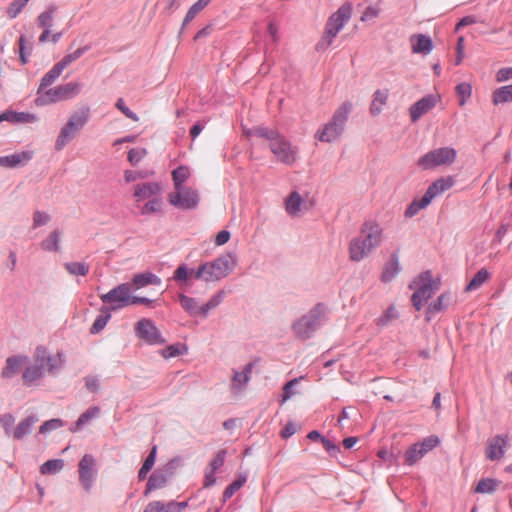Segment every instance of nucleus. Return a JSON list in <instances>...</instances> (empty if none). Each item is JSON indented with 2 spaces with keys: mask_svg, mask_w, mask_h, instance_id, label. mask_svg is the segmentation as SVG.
Wrapping results in <instances>:
<instances>
[{
  "mask_svg": "<svg viewBox=\"0 0 512 512\" xmlns=\"http://www.w3.org/2000/svg\"><path fill=\"white\" fill-rule=\"evenodd\" d=\"M162 200L160 198H153L142 207V214H152L161 211Z\"/></svg>",
  "mask_w": 512,
  "mask_h": 512,
  "instance_id": "864d4df0",
  "label": "nucleus"
},
{
  "mask_svg": "<svg viewBox=\"0 0 512 512\" xmlns=\"http://www.w3.org/2000/svg\"><path fill=\"white\" fill-rule=\"evenodd\" d=\"M440 100L441 97L439 95H427L418 100L409 109L411 121H418L423 115L435 108Z\"/></svg>",
  "mask_w": 512,
  "mask_h": 512,
  "instance_id": "dca6fc26",
  "label": "nucleus"
},
{
  "mask_svg": "<svg viewBox=\"0 0 512 512\" xmlns=\"http://www.w3.org/2000/svg\"><path fill=\"white\" fill-rule=\"evenodd\" d=\"M161 280L151 272H144L133 276L130 285L132 290H139L148 285H159Z\"/></svg>",
  "mask_w": 512,
  "mask_h": 512,
  "instance_id": "4be33fe9",
  "label": "nucleus"
},
{
  "mask_svg": "<svg viewBox=\"0 0 512 512\" xmlns=\"http://www.w3.org/2000/svg\"><path fill=\"white\" fill-rule=\"evenodd\" d=\"M195 271L188 270L185 265L179 266L174 272V279L176 281H187L190 277H194Z\"/></svg>",
  "mask_w": 512,
  "mask_h": 512,
  "instance_id": "13d9d810",
  "label": "nucleus"
},
{
  "mask_svg": "<svg viewBox=\"0 0 512 512\" xmlns=\"http://www.w3.org/2000/svg\"><path fill=\"white\" fill-rule=\"evenodd\" d=\"M512 78V68H502L496 74V80L503 82Z\"/></svg>",
  "mask_w": 512,
  "mask_h": 512,
  "instance_id": "774afa93",
  "label": "nucleus"
},
{
  "mask_svg": "<svg viewBox=\"0 0 512 512\" xmlns=\"http://www.w3.org/2000/svg\"><path fill=\"white\" fill-rule=\"evenodd\" d=\"M134 329L137 337L150 345L162 344L165 342L160 331L150 319L143 318L139 320L135 324Z\"/></svg>",
  "mask_w": 512,
  "mask_h": 512,
  "instance_id": "4468645a",
  "label": "nucleus"
},
{
  "mask_svg": "<svg viewBox=\"0 0 512 512\" xmlns=\"http://www.w3.org/2000/svg\"><path fill=\"white\" fill-rule=\"evenodd\" d=\"M100 299L103 303L108 304L111 310L132 305L131 285L130 283H122L108 293L102 294Z\"/></svg>",
  "mask_w": 512,
  "mask_h": 512,
  "instance_id": "f8f14e48",
  "label": "nucleus"
},
{
  "mask_svg": "<svg viewBox=\"0 0 512 512\" xmlns=\"http://www.w3.org/2000/svg\"><path fill=\"white\" fill-rule=\"evenodd\" d=\"M248 136H257L269 141V147L276 159L286 165H292L296 161L297 151L284 136L275 130L266 127H256L247 132Z\"/></svg>",
  "mask_w": 512,
  "mask_h": 512,
  "instance_id": "f03ea898",
  "label": "nucleus"
},
{
  "mask_svg": "<svg viewBox=\"0 0 512 512\" xmlns=\"http://www.w3.org/2000/svg\"><path fill=\"white\" fill-rule=\"evenodd\" d=\"M187 505L186 501H170L166 504L161 501H153L146 506L143 512H182Z\"/></svg>",
  "mask_w": 512,
  "mask_h": 512,
  "instance_id": "aec40b11",
  "label": "nucleus"
},
{
  "mask_svg": "<svg viewBox=\"0 0 512 512\" xmlns=\"http://www.w3.org/2000/svg\"><path fill=\"white\" fill-rule=\"evenodd\" d=\"M325 308L323 305L318 304L309 311L307 315L301 317L293 325V330L297 337L307 339L317 329L322 317L324 316Z\"/></svg>",
  "mask_w": 512,
  "mask_h": 512,
  "instance_id": "9d476101",
  "label": "nucleus"
},
{
  "mask_svg": "<svg viewBox=\"0 0 512 512\" xmlns=\"http://www.w3.org/2000/svg\"><path fill=\"white\" fill-rule=\"evenodd\" d=\"M490 274L486 269H480L466 287V291H473L478 289L485 281L488 280Z\"/></svg>",
  "mask_w": 512,
  "mask_h": 512,
  "instance_id": "58836bf2",
  "label": "nucleus"
},
{
  "mask_svg": "<svg viewBox=\"0 0 512 512\" xmlns=\"http://www.w3.org/2000/svg\"><path fill=\"white\" fill-rule=\"evenodd\" d=\"M457 159V151L452 147H440L420 157L418 166L423 170H432L440 166H450Z\"/></svg>",
  "mask_w": 512,
  "mask_h": 512,
  "instance_id": "1a4fd4ad",
  "label": "nucleus"
},
{
  "mask_svg": "<svg viewBox=\"0 0 512 512\" xmlns=\"http://www.w3.org/2000/svg\"><path fill=\"white\" fill-rule=\"evenodd\" d=\"M413 53L428 54L432 51L433 44L430 37L423 34H415L410 37Z\"/></svg>",
  "mask_w": 512,
  "mask_h": 512,
  "instance_id": "5701e85b",
  "label": "nucleus"
},
{
  "mask_svg": "<svg viewBox=\"0 0 512 512\" xmlns=\"http://www.w3.org/2000/svg\"><path fill=\"white\" fill-rule=\"evenodd\" d=\"M34 120V115L24 112L6 111L0 114V122L8 121L11 123H30Z\"/></svg>",
  "mask_w": 512,
  "mask_h": 512,
  "instance_id": "a878e982",
  "label": "nucleus"
},
{
  "mask_svg": "<svg viewBox=\"0 0 512 512\" xmlns=\"http://www.w3.org/2000/svg\"><path fill=\"white\" fill-rule=\"evenodd\" d=\"M90 117V109L81 107L74 111L68 118L65 125L61 128L55 142V149L62 150L67 143L72 141L80 130L86 125Z\"/></svg>",
  "mask_w": 512,
  "mask_h": 512,
  "instance_id": "20e7f679",
  "label": "nucleus"
},
{
  "mask_svg": "<svg viewBox=\"0 0 512 512\" xmlns=\"http://www.w3.org/2000/svg\"><path fill=\"white\" fill-rule=\"evenodd\" d=\"M225 457H226V451L220 450L217 453V455L214 457V459L210 462L209 469H212L214 471L219 469L224 464Z\"/></svg>",
  "mask_w": 512,
  "mask_h": 512,
  "instance_id": "0e129e2a",
  "label": "nucleus"
},
{
  "mask_svg": "<svg viewBox=\"0 0 512 512\" xmlns=\"http://www.w3.org/2000/svg\"><path fill=\"white\" fill-rule=\"evenodd\" d=\"M222 301V294L214 295L206 304L201 305V316L206 317L208 312L216 308Z\"/></svg>",
  "mask_w": 512,
  "mask_h": 512,
  "instance_id": "6e6d98bb",
  "label": "nucleus"
},
{
  "mask_svg": "<svg viewBox=\"0 0 512 512\" xmlns=\"http://www.w3.org/2000/svg\"><path fill=\"white\" fill-rule=\"evenodd\" d=\"M388 100V92L386 90H377L373 95V100L370 106V112L373 115H378L382 107L386 105Z\"/></svg>",
  "mask_w": 512,
  "mask_h": 512,
  "instance_id": "c756f323",
  "label": "nucleus"
},
{
  "mask_svg": "<svg viewBox=\"0 0 512 512\" xmlns=\"http://www.w3.org/2000/svg\"><path fill=\"white\" fill-rule=\"evenodd\" d=\"M199 201L198 192L187 186L175 188L168 194V202L180 210L195 209Z\"/></svg>",
  "mask_w": 512,
  "mask_h": 512,
  "instance_id": "9b49d317",
  "label": "nucleus"
},
{
  "mask_svg": "<svg viewBox=\"0 0 512 512\" xmlns=\"http://www.w3.org/2000/svg\"><path fill=\"white\" fill-rule=\"evenodd\" d=\"M44 368L40 363H35L27 367L23 372V382L25 385H31L35 381L39 380L43 375Z\"/></svg>",
  "mask_w": 512,
  "mask_h": 512,
  "instance_id": "c85d7f7f",
  "label": "nucleus"
},
{
  "mask_svg": "<svg viewBox=\"0 0 512 512\" xmlns=\"http://www.w3.org/2000/svg\"><path fill=\"white\" fill-rule=\"evenodd\" d=\"M85 52V48H78L73 53L67 54L62 58L61 61L56 63L62 70H64L67 66H69L74 61L78 60L83 53Z\"/></svg>",
  "mask_w": 512,
  "mask_h": 512,
  "instance_id": "09e8293b",
  "label": "nucleus"
},
{
  "mask_svg": "<svg viewBox=\"0 0 512 512\" xmlns=\"http://www.w3.org/2000/svg\"><path fill=\"white\" fill-rule=\"evenodd\" d=\"M211 0H198L196 3H194L186 13V16L183 21V25H186L190 21H192L195 16L201 12L204 8H206Z\"/></svg>",
  "mask_w": 512,
  "mask_h": 512,
  "instance_id": "a19ab883",
  "label": "nucleus"
},
{
  "mask_svg": "<svg viewBox=\"0 0 512 512\" xmlns=\"http://www.w3.org/2000/svg\"><path fill=\"white\" fill-rule=\"evenodd\" d=\"M33 157V152L22 151L11 155L0 157V166L7 168H15L26 165Z\"/></svg>",
  "mask_w": 512,
  "mask_h": 512,
  "instance_id": "6ab92c4d",
  "label": "nucleus"
},
{
  "mask_svg": "<svg viewBox=\"0 0 512 512\" xmlns=\"http://www.w3.org/2000/svg\"><path fill=\"white\" fill-rule=\"evenodd\" d=\"M383 229L373 220L365 221L360 229L359 236L349 243V258L353 262H360L370 255L382 242Z\"/></svg>",
  "mask_w": 512,
  "mask_h": 512,
  "instance_id": "f257e3e1",
  "label": "nucleus"
},
{
  "mask_svg": "<svg viewBox=\"0 0 512 512\" xmlns=\"http://www.w3.org/2000/svg\"><path fill=\"white\" fill-rule=\"evenodd\" d=\"M62 72L63 70L55 64L41 79L40 90L54 83Z\"/></svg>",
  "mask_w": 512,
  "mask_h": 512,
  "instance_id": "c03bdc74",
  "label": "nucleus"
},
{
  "mask_svg": "<svg viewBox=\"0 0 512 512\" xmlns=\"http://www.w3.org/2000/svg\"><path fill=\"white\" fill-rule=\"evenodd\" d=\"M247 481L246 474H240L236 480H234L223 493L224 501L233 496V494L238 491Z\"/></svg>",
  "mask_w": 512,
  "mask_h": 512,
  "instance_id": "37998d69",
  "label": "nucleus"
},
{
  "mask_svg": "<svg viewBox=\"0 0 512 512\" xmlns=\"http://www.w3.org/2000/svg\"><path fill=\"white\" fill-rule=\"evenodd\" d=\"M60 238L61 233L58 230H54L46 239L41 242L40 246L45 251H58Z\"/></svg>",
  "mask_w": 512,
  "mask_h": 512,
  "instance_id": "c9c22d12",
  "label": "nucleus"
},
{
  "mask_svg": "<svg viewBox=\"0 0 512 512\" xmlns=\"http://www.w3.org/2000/svg\"><path fill=\"white\" fill-rule=\"evenodd\" d=\"M179 301L183 309L190 315H201V305L197 302L196 299L188 297L186 295H180Z\"/></svg>",
  "mask_w": 512,
  "mask_h": 512,
  "instance_id": "7c9ffc66",
  "label": "nucleus"
},
{
  "mask_svg": "<svg viewBox=\"0 0 512 512\" xmlns=\"http://www.w3.org/2000/svg\"><path fill=\"white\" fill-rule=\"evenodd\" d=\"M164 483L165 479L163 477L152 475L148 480L147 489L145 493L147 494L151 490L160 488Z\"/></svg>",
  "mask_w": 512,
  "mask_h": 512,
  "instance_id": "69168bd1",
  "label": "nucleus"
},
{
  "mask_svg": "<svg viewBox=\"0 0 512 512\" xmlns=\"http://www.w3.org/2000/svg\"><path fill=\"white\" fill-rule=\"evenodd\" d=\"M498 487V482L494 479L486 478L478 482L475 492L482 494L493 493Z\"/></svg>",
  "mask_w": 512,
  "mask_h": 512,
  "instance_id": "a18cd8bd",
  "label": "nucleus"
},
{
  "mask_svg": "<svg viewBox=\"0 0 512 512\" xmlns=\"http://www.w3.org/2000/svg\"><path fill=\"white\" fill-rule=\"evenodd\" d=\"M58 8L55 5L48 6L37 17V24L41 29H51L54 23Z\"/></svg>",
  "mask_w": 512,
  "mask_h": 512,
  "instance_id": "bb28decb",
  "label": "nucleus"
},
{
  "mask_svg": "<svg viewBox=\"0 0 512 512\" xmlns=\"http://www.w3.org/2000/svg\"><path fill=\"white\" fill-rule=\"evenodd\" d=\"M352 15V6L349 3L341 5L327 20L325 31L321 41L317 44L318 49L328 48L333 39L341 31Z\"/></svg>",
  "mask_w": 512,
  "mask_h": 512,
  "instance_id": "423d86ee",
  "label": "nucleus"
},
{
  "mask_svg": "<svg viewBox=\"0 0 512 512\" xmlns=\"http://www.w3.org/2000/svg\"><path fill=\"white\" fill-rule=\"evenodd\" d=\"M95 465L94 457L89 454H85L78 464L79 480L85 490H89L92 486L96 473Z\"/></svg>",
  "mask_w": 512,
  "mask_h": 512,
  "instance_id": "f3484780",
  "label": "nucleus"
},
{
  "mask_svg": "<svg viewBox=\"0 0 512 512\" xmlns=\"http://www.w3.org/2000/svg\"><path fill=\"white\" fill-rule=\"evenodd\" d=\"M352 110V104L345 102L335 111L332 119L322 129L318 130L315 137L322 142L336 140L344 130V125Z\"/></svg>",
  "mask_w": 512,
  "mask_h": 512,
  "instance_id": "0eeeda50",
  "label": "nucleus"
},
{
  "mask_svg": "<svg viewBox=\"0 0 512 512\" xmlns=\"http://www.w3.org/2000/svg\"><path fill=\"white\" fill-rule=\"evenodd\" d=\"M492 101L495 105L512 101V84L496 89L493 92Z\"/></svg>",
  "mask_w": 512,
  "mask_h": 512,
  "instance_id": "72a5a7b5",
  "label": "nucleus"
},
{
  "mask_svg": "<svg viewBox=\"0 0 512 512\" xmlns=\"http://www.w3.org/2000/svg\"><path fill=\"white\" fill-rule=\"evenodd\" d=\"M253 364L249 363L245 366L242 372H236L233 376V387L241 389L244 387L247 382L250 380V375L252 373Z\"/></svg>",
  "mask_w": 512,
  "mask_h": 512,
  "instance_id": "f704fd0d",
  "label": "nucleus"
},
{
  "mask_svg": "<svg viewBox=\"0 0 512 512\" xmlns=\"http://www.w3.org/2000/svg\"><path fill=\"white\" fill-rule=\"evenodd\" d=\"M507 444V436L497 435L489 439L485 450L486 457L491 461L502 459L504 457Z\"/></svg>",
  "mask_w": 512,
  "mask_h": 512,
  "instance_id": "a211bd4d",
  "label": "nucleus"
},
{
  "mask_svg": "<svg viewBox=\"0 0 512 512\" xmlns=\"http://www.w3.org/2000/svg\"><path fill=\"white\" fill-rule=\"evenodd\" d=\"M61 426H62V421L60 419H51V420L44 422L40 426L39 431H40V433H46L48 431L57 429Z\"/></svg>",
  "mask_w": 512,
  "mask_h": 512,
  "instance_id": "e2e57ef3",
  "label": "nucleus"
},
{
  "mask_svg": "<svg viewBox=\"0 0 512 512\" xmlns=\"http://www.w3.org/2000/svg\"><path fill=\"white\" fill-rule=\"evenodd\" d=\"M156 446H154L149 455L147 456V458L145 459L142 467L140 468L139 472H138V478L139 480H144L148 474V472L152 469L154 463H155V459H156Z\"/></svg>",
  "mask_w": 512,
  "mask_h": 512,
  "instance_id": "ea45409f",
  "label": "nucleus"
},
{
  "mask_svg": "<svg viewBox=\"0 0 512 512\" xmlns=\"http://www.w3.org/2000/svg\"><path fill=\"white\" fill-rule=\"evenodd\" d=\"M64 467V462L61 459L48 460L42 464L40 471L42 474H55L60 472Z\"/></svg>",
  "mask_w": 512,
  "mask_h": 512,
  "instance_id": "79ce46f5",
  "label": "nucleus"
},
{
  "mask_svg": "<svg viewBox=\"0 0 512 512\" xmlns=\"http://www.w3.org/2000/svg\"><path fill=\"white\" fill-rule=\"evenodd\" d=\"M234 265L233 258L230 255H224L199 266L195 270L194 278L205 282L218 281L227 276Z\"/></svg>",
  "mask_w": 512,
  "mask_h": 512,
  "instance_id": "39448f33",
  "label": "nucleus"
},
{
  "mask_svg": "<svg viewBox=\"0 0 512 512\" xmlns=\"http://www.w3.org/2000/svg\"><path fill=\"white\" fill-rule=\"evenodd\" d=\"M162 187L159 183L150 182L134 187V198L137 202L157 196L161 193Z\"/></svg>",
  "mask_w": 512,
  "mask_h": 512,
  "instance_id": "412c9836",
  "label": "nucleus"
},
{
  "mask_svg": "<svg viewBox=\"0 0 512 512\" xmlns=\"http://www.w3.org/2000/svg\"><path fill=\"white\" fill-rule=\"evenodd\" d=\"M440 280L433 278L430 271H426L417 276L409 284V288L414 290L411 301L414 308L420 311L428 300L439 290Z\"/></svg>",
  "mask_w": 512,
  "mask_h": 512,
  "instance_id": "7ed1b4c3",
  "label": "nucleus"
},
{
  "mask_svg": "<svg viewBox=\"0 0 512 512\" xmlns=\"http://www.w3.org/2000/svg\"><path fill=\"white\" fill-rule=\"evenodd\" d=\"M304 205L303 198L296 191L292 192L285 201L286 212L292 217L298 216Z\"/></svg>",
  "mask_w": 512,
  "mask_h": 512,
  "instance_id": "393cba45",
  "label": "nucleus"
},
{
  "mask_svg": "<svg viewBox=\"0 0 512 512\" xmlns=\"http://www.w3.org/2000/svg\"><path fill=\"white\" fill-rule=\"evenodd\" d=\"M449 298L448 293H443L438 296L434 302L428 305L426 309L427 321H430L435 314L443 311L447 307Z\"/></svg>",
  "mask_w": 512,
  "mask_h": 512,
  "instance_id": "cd10ccee",
  "label": "nucleus"
},
{
  "mask_svg": "<svg viewBox=\"0 0 512 512\" xmlns=\"http://www.w3.org/2000/svg\"><path fill=\"white\" fill-rule=\"evenodd\" d=\"M440 443V440L437 436L431 435L424 438L421 442L417 443L423 453L426 455L429 451L437 447Z\"/></svg>",
  "mask_w": 512,
  "mask_h": 512,
  "instance_id": "8fccbe9b",
  "label": "nucleus"
},
{
  "mask_svg": "<svg viewBox=\"0 0 512 512\" xmlns=\"http://www.w3.org/2000/svg\"><path fill=\"white\" fill-rule=\"evenodd\" d=\"M190 177V170L186 166H180L172 171L174 189L183 187V183Z\"/></svg>",
  "mask_w": 512,
  "mask_h": 512,
  "instance_id": "4c0bfd02",
  "label": "nucleus"
},
{
  "mask_svg": "<svg viewBox=\"0 0 512 512\" xmlns=\"http://www.w3.org/2000/svg\"><path fill=\"white\" fill-rule=\"evenodd\" d=\"M64 267L72 275L85 276L89 271V267L85 263H82V262L66 263L64 265Z\"/></svg>",
  "mask_w": 512,
  "mask_h": 512,
  "instance_id": "de8ad7c7",
  "label": "nucleus"
},
{
  "mask_svg": "<svg viewBox=\"0 0 512 512\" xmlns=\"http://www.w3.org/2000/svg\"><path fill=\"white\" fill-rule=\"evenodd\" d=\"M19 56L22 64H26L28 62V55L31 52V47L27 49L26 47V39L21 36L19 38Z\"/></svg>",
  "mask_w": 512,
  "mask_h": 512,
  "instance_id": "052dcab7",
  "label": "nucleus"
},
{
  "mask_svg": "<svg viewBox=\"0 0 512 512\" xmlns=\"http://www.w3.org/2000/svg\"><path fill=\"white\" fill-rule=\"evenodd\" d=\"M424 453L417 443L413 444L404 455L405 463L409 466L414 465L424 457Z\"/></svg>",
  "mask_w": 512,
  "mask_h": 512,
  "instance_id": "e433bc0d",
  "label": "nucleus"
},
{
  "mask_svg": "<svg viewBox=\"0 0 512 512\" xmlns=\"http://www.w3.org/2000/svg\"><path fill=\"white\" fill-rule=\"evenodd\" d=\"M29 0H14L10 3L7 9V15L9 18H16L22 9L26 6Z\"/></svg>",
  "mask_w": 512,
  "mask_h": 512,
  "instance_id": "603ef678",
  "label": "nucleus"
},
{
  "mask_svg": "<svg viewBox=\"0 0 512 512\" xmlns=\"http://www.w3.org/2000/svg\"><path fill=\"white\" fill-rule=\"evenodd\" d=\"M454 185V179L452 176L441 177L435 180L426 190L423 197L419 200H414L406 209L405 216L413 217L420 210L427 207L431 201L439 194L450 189Z\"/></svg>",
  "mask_w": 512,
  "mask_h": 512,
  "instance_id": "6e6552de",
  "label": "nucleus"
},
{
  "mask_svg": "<svg viewBox=\"0 0 512 512\" xmlns=\"http://www.w3.org/2000/svg\"><path fill=\"white\" fill-rule=\"evenodd\" d=\"M60 37H61V33L51 34V29H43V32L39 36V42L45 43V42L51 40L52 42L56 43L60 39Z\"/></svg>",
  "mask_w": 512,
  "mask_h": 512,
  "instance_id": "338daca9",
  "label": "nucleus"
},
{
  "mask_svg": "<svg viewBox=\"0 0 512 512\" xmlns=\"http://www.w3.org/2000/svg\"><path fill=\"white\" fill-rule=\"evenodd\" d=\"M100 413V409L98 407H90L87 409L83 414L80 415L76 422V428L73 431H76L80 429V427L87 422H89L91 419L97 417Z\"/></svg>",
  "mask_w": 512,
  "mask_h": 512,
  "instance_id": "49530a36",
  "label": "nucleus"
},
{
  "mask_svg": "<svg viewBox=\"0 0 512 512\" xmlns=\"http://www.w3.org/2000/svg\"><path fill=\"white\" fill-rule=\"evenodd\" d=\"M79 92L80 84L77 82H69L64 85H59L55 88H51L45 91V99H43V103L65 101L77 96Z\"/></svg>",
  "mask_w": 512,
  "mask_h": 512,
  "instance_id": "ddd939ff",
  "label": "nucleus"
},
{
  "mask_svg": "<svg viewBox=\"0 0 512 512\" xmlns=\"http://www.w3.org/2000/svg\"><path fill=\"white\" fill-rule=\"evenodd\" d=\"M33 359L35 363H40L47 372L59 369L64 362L61 353L49 354L46 348L42 346L35 349Z\"/></svg>",
  "mask_w": 512,
  "mask_h": 512,
  "instance_id": "2eb2a0df",
  "label": "nucleus"
},
{
  "mask_svg": "<svg viewBox=\"0 0 512 512\" xmlns=\"http://www.w3.org/2000/svg\"><path fill=\"white\" fill-rule=\"evenodd\" d=\"M400 267L396 257H392L385 265L381 279L383 282H389L399 273Z\"/></svg>",
  "mask_w": 512,
  "mask_h": 512,
  "instance_id": "473e14b6",
  "label": "nucleus"
},
{
  "mask_svg": "<svg viewBox=\"0 0 512 512\" xmlns=\"http://www.w3.org/2000/svg\"><path fill=\"white\" fill-rule=\"evenodd\" d=\"M38 419L33 416H29L23 419L15 428L13 432V437L15 439H21L25 435L29 434L31 431V427L34 423H36Z\"/></svg>",
  "mask_w": 512,
  "mask_h": 512,
  "instance_id": "2f4dec72",
  "label": "nucleus"
},
{
  "mask_svg": "<svg viewBox=\"0 0 512 512\" xmlns=\"http://www.w3.org/2000/svg\"><path fill=\"white\" fill-rule=\"evenodd\" d=\"M456 93L460 96L459 105L464 106L467 99L471 96L472 87L468 83H460L456 86Z\"/></svg>",
  "mask_w": 512,
  "mask_h": 512,
  "instance_id": "3c124183",
  "label": "nucleus"
},
{
  "mask_svg": "<svg viewBox=\"0 0 512 512\" xmlns=\"http://www.w3.org/2000/svg\"><path fill=\"white\" fill-rule=\"evenodd\" d=\"M50 216L42 211H36L33 214V227H39L49 222Z\"/></svg>",
  "mask_w": 512,
  "mask_h": 512,
  "instance_id": "680f3d73",
  "label": "nucleus"
},
{
  "mask_svg": "<svg viewBox=\"0 0 512 512\" xmlns=\"http://www.w3.org/2000/svg\"><path fill=\"white\" fill-rule=\"evenodd\" d=\"M116 108L118 110H120L127 118L135 121V122H138L139 121V117L134 113L132 112L126 105H125V102L123 100V98H119L115 104Z\"/></svg>",
  "mask_w": 512,
  "mask_h": 512,
  "instance_id": "bf43d9fd",
  "label": "nucleus"
},
{
  "mask_svg": "<svg viewBox=\"0 0 512 512\" xmlns=\"http://www.w3.org/2000/svg\"><path fill=\"white\" fill-rule=\"evenodd\" d=\"M27 362V357L25 356H11L6 359V365L3 367L1 371V376L3 378H11L13 377L19 369Z\"/></svg>",
  "mask_w": 512,
  "mask_h": 512,
  "instance_id": "b1692460",
  "label": "nucleus"
},
{
  "mask_svg": "<svg viewBox=\"0 0 512 512\" xmlns=\"http://www.w3.org/2000/svg\"><path fill=\"white\" fill-rule=\"evenodd\" d=\"M110 314L106 313V314H101L99 315L93 325L91 326V329H90V332L92 334H97L99 333L102 329H104V327L107 325L109 319H110Z\"/></svg>",
  "mask_w": 512,
  "mask_h": 512,
  "instance_id": "4d7b16f0",
  "label": "nucleus"
},
{
  "mask_svg": "<svg viewBox=\"0 0 512 512\" xmlns=\"http://www.w3.org/2000/svg\"><path fill=\"white\" fill-rule=\"evenodd\" d=\"M147 155V150L145 148H132L128 152V161L131 165H137L145 156Z\"/></svg>",
  "mask_w": 512,
  "mask_h": 512,
  "instance_id": "5fc2aeb1",
  "label": "nucleus"
}]
</instances>
